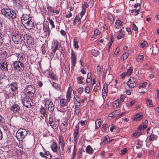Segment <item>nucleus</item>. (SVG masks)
Segmentation results:
<instances>
[{"mask_svg":"<svg viewBox=\"0 0 159 159\" xmlns=\"http://www.w3.org/2000/svg\"><path fill=\"white\" fill-rule=\"evenodd\" d=\"M13 65L14 69L17 72L21 73L25 69L24 63L20 61H14Z\"/></svg>","mask_w":159,"mask_h":159,"instance_id":"f257e3e1","label":"nucleus"},{"mask_svg":"<svg viewBox=\"0 0 159 159\" xmlns=\"http://www.w3.org/2000/svg\"><path fill=\"white\" fill-rule=\"evenodd\" d=\"M12 39L16 44H20L23 41V36L18 32L15 33L12 35Z\"/></svg>","mask_w":159,"mask_h":159,"instance_id":"f03ea898","label":"nucleus"},{"mask_svg":"<svg viewBox=\"0 0 159 159\" xmlns=\"http://www.w3.org/2000/svg\"><path fill=\"white\" fill-rule=\"evenodd\" d=\"M23 37L24 39V42L28 47H29L34 44V40L32 37L27 35V34H25Z\"/></svg>","mask_w":159,"mask_h":159,"instance_id":"7ed1b4c3","label":"nucleus"},{"mask_svg":"<svg viewBox=\"0 0 159 159\" xmlns=\"http://www.w3.org/2000/svg\"><path fill=\"white\" fill-rule=\"evenodd\" d=\"M22 103L23 105L27 108H30L32 106V99L26 97L22 99Z\"/></svg>","mask_w":159,"mask_h":159,"instance_id":"20e7f679","label":"nucleus"},{"mask_svg":"<svg viewBox=\"0 0 159 159\" xmlns=\"http://www.w3.org/2000/svg\"><path fill=\"white\" fill-rule=\"evenodd\" d=\"M24 27L27 30H31L32 29L34 26L33 22L31 21V19L27 21L25 20L22 23Z\"/></svg>","mask_w":159,"mask_h":159,"instance_id":"39448f33","label":"nucleus"},{"mask_svg":"<svg viewBox=\"0 0 159 159\" xmlns=\"http://www.w3.org/2000/svg\"><path fill=\"white\" fill-rule=\"evenodd\" d=\"M59 43L58 41L56 39L54 40L51 44V49L53 53H55L57 50L58 49Z\"/></svg>","mask_w":159,"mask_h":159,"instance_id":"423d86ee","label":"nucleus"},{"mask_svg":"<svg viewBox=\"0 0 159 159\" xmlns=\"http://www.w3.org/2000/svg\"><path fill=\"white\" fill-rule=\"evenodd\" d=\"M68 120L66 119L60 125V128L61 130L63 132H65L67 129V126L68 125Z\"/></svg>","mask_w":159,"mask_h":159,"instance_id":"0eeeda50","label":"nucleus"},{"mask_svg":"<svg viewBox=\"0 0 159 159\" xmlns=\"http://www.w3.org/2000/svg\"><path fill=\"white\" fill-rule=\"evenodd\" d=\"M43 32L42 34V37L45 38L47 37L48 38L51 32L48 26H43Z\"/></svg>","mask_w":159,"mask_h":159,"instance_id":"6e6552de","label":"nucleus"},{"mask_svg":"<svg viewBox=\"0 0 159 159\" xmlns=\"http://www.w3.org/2000/svg\"><path fill=\"white\" fill-rule=\"evenodd\" d=\"M137 79L135 78L131 77L127 82L128 85L131 88H134L136 85Z\"/></svg>","mask_w":159,"mask_h":159,"instance_id":"1a4fd4ad","label":"nucleus"},{"mask_svg":"<svg viewBox=\"0 0 159 159\" xmlns=\"http://www.w3.org/2000/svg\"><path fill=\"white\" fill-rule=\"evenodd\" d=\"M45 105L46 108L48 109L50 112H52L54 110V107L52 102L49 100L47 101Z\"/></svg>","mask_w":159,"mask_h":159,"instance_id":"9d476101","label":"nucleus"},{"mask_svg":"<svg viewBox=\"0 0 159 159\" xmlns=\"http://www.w3.org/2000/svg\"><path fill=\"white\" fill-rule=\"evenodd\" d=\"M7 14L5 16L9 19L13 20L16 17L15 11L11 9L9 11H8Z\"/></svg>","mask_w":159,"mask_h":159,"instance_id":"9b49d317","label":"nucleus"},{"mask_svg":"<svg viewBox=\"0 0 159 159\" xmlns=\"http://www.w3.org/2000/svg\"><path fill=\"white\" fill-rule=\"evenodd\" d=\"M10 110L14 113H18L20 111V107L17 104H14L10 107Z\"/></svg>","mask_w":159,"mask_h":159,"instance_id":"f8f14e48","label":"nucleus"},{"mask_svg":"<svg viewBox=\"0 0 159 159\" xmlns=\"http://www.w3.org/2000/svg\"><path fill=\"white\" fill-rule=\"evenodd\" d=\"M12 57H14L15 56H16L17 58L18 61H20L23 60L25 57V55L22 53H16V54H12L11 55Z\"/></svg>","mask_w":159,"mask_h":159,"instance_id":"ddd939ff","label":"nucleus"},{"mask_svg":"<svg viewBox=\"0 0 159 159\" xmlns=\"http://www.w3.org/2000/svg\"><path fill=\"white\" fill-rule=\"evenodd\" d=\"M76 53L74 52L73 50H72L71 53V62L72 65L74 66L76 64Z\"/></svg>","mask_w":159,"mask_h":159,"instance_id":"4468645a","label":"nucleus"},{"mask_svg":"<svg viewBox=\"0 0 159 159\" xmlns=\"http://www.w3.org/2000/svg\"><path fill=\"white\" fill-rule=\"evenodd\" d=\"M107 87L108 85L107 84H105L104 85V87H103L102 92V97L104 99L106 98L107 96L108 91Z\"/></svg>","mask_w":159,"mask_h":159,"instance_id":"2eb2a0df","label":"nucleus"},{"mask_svg":"<svg viewBox=\"0 0 159 159\" xmlns=\"http://www.w3.org/2000/svg\"><path fill=\"white\" fill-rule=\"evenodd\" d=\"M0 67L2 70H8L7 65V62L5 61H0Z\"/></svg>","mask_w":159,"mask_h":159,"instance_id":"dca6fc26","label":"nucleus"},{"mask_svg":"<svg viewBox=\"0 0 159 159\" xmlns=\"http://www.w3.org/2000/svg\"><path fill=\"white\" fill-rule=\"evenodd\" d=\"M29 133V131H28L26 130V129H22V131L19 133L20 134V135L21 139H23Z\"/></svg>","mask_w":159,"mask_h":159,"instance_id":"f3484780","label":"nucleus"},{"mask_svg":"<svg viewBox=\"0 0 159 159\" xmlns=\"http://www.w3.org/2000/svg\"><path fill=\"white\" fill-rule=\"evenodd\" d=\"M10 89L11 90L12 92H15L18 89V87L17 84L15 83H13L11 84L9 86Z\"/></svg>","mask_w":159,"mask_h":159,"instance_id":"a211bd4d","label":"nucleus"},{"mask_svg":"<svg viewBox=\"0 0 159 159\" xmlns=\"http://www.w3.org/2000/svg\"><path fill=\"white\" fill-rule=\"evenodd\" d=\"M52 151L54 152H56L57 151L58 147L56 142H53L50 146Z\"/></svg>","mask_w":159,"mask_h":159,"instance_id":"6ab92c4d","label":"nucleus"},{"mask_svg":"<svg viewBox=\"0 0 159 159\" xmlns=\"http://www.w3.org/2000/svg\"><path fill=\"white\" fill-rule=\"evenodd\" d=\"M81 22V20L79 16L77 15L75 18L74 21L73 22V24L74 26L76 24H80Z\"/></svg>","mask_w":159,"mask_h":159,"instance_id":"aec40b11","label":"nucleus"},{"mask_svg":"<svg viewBox=\"0 0 159 159\" xmlns=\"http://www.w3.org/2000/svg\"><path fill=\"white\" fill-rule=\"evenodd\" d=\"M123 22L121 21L120 20H116L115 23V26L117 29L121 28L123 25Z\"/></svg>","mask_w":159,"mask_h":159,"instance_id":"412c9836","label":"nucleus"},{"mask_svg":"<svg viewBox=\"0 0 159 159\" xmlns=\"http://www.w3.org/2000/svg\"><path fill=\"white\" fill-rule=\"evenodd\" d=\"M148 123V121L145 120L143 124L140 125L138 127V129L139 131H141L142 130H143L147 128V126L146 124Z\"/></svg>","mask_w":159,"mask_h":159,"instance_id":"4be33fe9","label":"nucleus"},{"mask_svg":"<svg viewBox=\"0 0 159 159\" xmlns=\"http://www.w3.org/2000/svg\"><path fill=\"white\" fill-rule=\"evenodd\" d=\"M25 91L27 93L35 92L36 90L31 85H29L25 89Z\"/></svg>","mask_w":159,"mask_h":159,"instance_id":"5701e85b","label":"nucleus"},{"mask_svg":"<svg viewBox=\"0 0 159 159\" xmlns=\"http://www.w3.org/2000/svg\"><path fill=\"white\" fill-rule=\"evenodd\" d=\"M59 142L60 144V145L61 146V147H64L65 145V143L64 141V138L62 136H59Z\"/></svg>","mask_w":159,"mask_h":159,"instance_id":"b1692460","label":"nucleus"},{"mask_svg":"<svg viewBox=\"0 0 159 159\" xmlns=\"http://www.w3.org/2000/svg\"><path fill=\"white\" fill-rule=\"evenodd\" d=\"M30 19V18L28 15L25 14L23 15L21 17V23L22 24L24 22V21H25V20L27 21L28 20Z\"/></svg>","mask_w":159,"mask_h":159,"instance_id":"393cba45","label":"nucleus"},{"mask_svg":"<svg viewBox=\"0 0 159 159\" xmlns=\"http://www.w3.org/2000/svg\"><path fill=\"white\" fill-rule=\"evenodd\" d=\"M68 102V101L67 99H61L60 101V104L61 106L64 107L67 105Z\"/></svg>","mask_w":159,"mask_h":159,"instance_id":"a878e982","label":"nucleus"},{"mask_svg":"<svg viewBox=\"0 0 159 159\" xmlns=\"http://www.w3.org/2000/svg\"><path fill=\"white\" fill-rule=\"evenodd\" d=\"M80 106L75 105V111L76 115H78L80 111Z\"/></svg>","mask_w":159,"mask_h":159,"instance_id":"bb28decb","label":"nucleus"},{"mask_svg":"<svg viewBox=\"0 0 159 159\" xmlns=\"http://www.w3.org/2000/svg\"><path fill=\"white\" fill-rule=\"evenodd\" d=\"M40 112L46 118H47V115L46 113V110L45 108L42 107L40 109Z\"/></svg>","mask_w":159,"mask_h":159,"instance_id":"cd10ccee","label":"nucleus"},{"mask_svg":"<svg viewBox=\"0 0 159 159\" xmlns=\"http://www.w3.org/2000/svg\"><path fill=\"white\" fill-rule=\"evenodd\" d=\"M96 127V129L99 128L101 125V119H98L95 121Z\"/></svg>","mask_w":159,"mask_h":159,"instance_id":"c85d7f7f","label":"nucleus"},{"mask_svg":"<svg viewBox=\"0 0 159 159\" xmlns=\"http://www.w3.org/2000/svg\"><path fill=\"white\" fill-rule=\"evenodd\" d=\"M143 117V116L140 115L139 113H138L134 116V120H139Z\"/></svg>","mask_w":159,"mask_h":159,"instance_id":"c756f323","label":"nucleus"},{"mask_svg":"<svg viewBox=\"0 0 159 159\" xmlns=\"http://www.w3.org/2000/svg\"><path fill=\"white\" fill-rule=\"evenodd\" d=\"M10 10V9L9 8H3L1 10L2 13V15L5 16L6 15H7V14L8 11H9Z\"/></svg>","mask_w":159,"mask_h":159,"instance_id":"7c9ffc66","label":"nucleus"},{"mask_svg":"<svg viewBox=\"0 0 159 159\" xmlns=\"http://www.w3.org/2000/svg\"><path fill=\"white\" fill-rule=\"evenodd\" d=\"M92 54L94 56H97L99 54V52L97 49H93L91 51Z\"/></svg>","mask_w":159,"mask_h":159,"instance_id":"2f4dec72","label":"nucleus"},{"mask_svg":"<svg viewBox=\"0 0 159 159\" xmlns=\"http://www.w3.org/2000/svg\"><path fill=\"white\" fill-rule=\"evenodd\" d=\"M157 139V136L153 134H151L149 136V140L150 141L156 140Z\"/></svg>","mask_w":159,"mask_h":159,"instance_id":"473e14b6","label":"nucleus"},{"mask_svg":"<svg viewBox=\"0 0 159 159\" xmlns=\"http://www.w3.org/2000/svg\"><path fill=\"white\" fill-rule=\"evenodd\" d=\"M86 151L89 154H91L93 152V150L90 146L89 145L87 147Z\"/></svg>","mask_w":159,"mask_h":159,"instance_id":"72a5a7b5","label":"nucleus"},{"mask_svg":"<svg viewBox=\"0 0 159 159\" xmlns=\"http://www.w3.org/2000/svg\"><path fill=\"white\" fill-rule=\"evenodd\" d=\"M124 52L125 53L122 55V59L124 60H125L127 58L129 54V52L127 51Z\"/></svg>","mask_w":159,"mask_h":159,"instance_id":"f704fd0d","label":"nucleus"},{"mask_svg":"<svg viewBox=\"0 0 159 159\" xmlns=\"http://www.w3.org/2000/svg\"><path fill=\"white\" fill-rule=\"evenodd\" d=\"M97 70L98 73L100 74L103 71V66L102 67L98 66L97 67Z\"/></svg>","mask_w":159,"mask_h":159,"instance_id":"c9c22d12","label":"nucleus"},{"mask_svg":"<svg viewBox=\"0 0 159 159\" xmlns=\"http://www.w3.org/2000/svg\"><path fill=\"white\" fill-rule=\"evenodd\" d=\"M52 84L53 86L57 90H61V87L58 84L54 82H53Z\"/></svg>","mask_w":159,"mask_h":159,"instance_id":"e433bc0d","label":"nucleus"},{"mask_svg":"<svg viewBox=\"0 0 159 159\" xmlns=\"http://www.w3.org/2000/svg\"><path fill=\"white\" fill-rule=\"evenodd\" d=\"M70 88L69 89L66 93V98L67 100L69 102L70 100V98L71 95V92L69 91Z\"/></svg>","mask_w":159,"mask_h":159,"instance_id":"4c0bfd02","label":"nucleus"},{"mask_svg":"<svg viewBox=\"0 0 159 159\" xmlns=\"http://www.w3.org/2000/svg\"><path fill=\"white\" fill-rule=\"evenodd\" d=\"M45 158H46L47 159H51L52 158V156L48 151L45 152Z\"/></svg>","mask_w":159,"mask_h":159,"instance_id":"58836bf2","label":"nucleus"},{"mask_svg":"<svg viewBox=\"0 0 159 159\" xmlns=\"http://www.w3.org/2000/svg\"><path fill=\"white\" fill-rule=\"evenodd\" d=\"M133 72V68L130 67L127 70V71L126 72V74L127 76H129Z\"/></svg>","mask_w":159,"mask_h":159,"instance_id":"ea45409f","label":"nucleus"},{"mask_svg":"<svg viewBox=\"0 0 159 159\" xmlns=\"http://www.w3.org/2000/svg\"><path fill=\"white\" fill-rule=\"evenodd\" d=\"M144 58V56L143 55H139L136 58L137 61H142Z\"/></svg>","mask_w":159,"mask_h":159,"instance_id":"a19ab883","label":"nucleus"},{"mask_svg":"<svg viewBox=\"0 0 159 159\" xmlns=\"http://www.w3.org/2000/svg\"><path fill=\"white\" fill-rule=\"evenodd\" d=\"M141 134V131H139V129L136 130L135 133L134 134V136L137 138Z\"/></svg>","mask_w":159,"mask_h":159,"instance_id":"79ce46f5","label":"nucleus"},{"mask_svg":"<svg viewBox=\"0 0 159 159\" xmlns=\"http://www.w3.org/2000/svg\"><path fill=\"white\" fill-rule=\"evenodd\" d=\"M59 151L60 154V156L61 157V155H63L65 151L64 150V147H61V148H59Z\"/></svg>","mask_w":159,"mask_h":159,"instance_id":"37998d69","label":"nucleus"},{"mask_svg":"<svg viewBox=\"0 0 159 159\" xmlns=\"http://www.w3.org/2000/svg\"><path fill=\"white\" fill-rule=\"evenodd\" d=\"M139 9L136 10L134 9L131 11V12L133 15L136 16L139 13Z\"/></svg>","mask_w":159,"mask_h":159,"instance_id":"c03bdc74","label":"nucleus"},{"mask_svg":"<svg viewBox=\"0 0 159 159\" xmlns=\"http://www.w3.org/2000/svg\"><path fill=\"white\" fill-rule=\"evenodd\" d=\"M3 42V35L0 30V46L1 45Z\"/></svg>","mask_w":159,"mask_h":159,"instance_id":"a18cd8bd","label":"nucleus"},{"mask_svg":"<svg viewBox=\"0 0 159 159\" xmlns=\"http://www.w3.org/2000/svg\"><path fill=\"white\" fill-rule=\"evenodd\" d=\"M76 144H75L74 145V150L73 152L72 155L74 157H75L76 155V152L77 151V147Z\"/></svg>","mask_w":159,"mask_h":159,"instance_id":"49530a36","label":"nucleus"},{"mask_svg":"<svg viewBox=\"0 0 159 159\" xmlns=\"http://www.w3.org/2000/svg\"><path fill=\"white\" fill-rule=\"evenodd\" d=\"M35 93V92H32L27 93V96H28L29 97L28 98L31 99V98L34 96Z\"/></svg>","mask_w":159,"mask_h":159,"instance_id":"de8ad7c7","label":"nucleus"},{"mask_svg":"<svg viewBox=\"0 0 159 159\" xmlns=\"http://www.w3.org/2000/svg\"><path fill=\"white\" fill-rule=\"evenodd\" d=\"M83 79L84 78L81 76L78 77L77 78L78 83L79 84H82Z\"/></svg>","mask_w":159,"mask_h":159,"instance_id":"09e8293b","label":"nucleus"},{"mask_svg":"<svg viewBox=\"0 0 159 159\" xmlns=\"http://www.w3.org/2000/svg\"><path fill=\"white\" fill-rule=\"evenodd\" d=\"M47 19L49 20V23L50 24V25H51L52 28H54L55 27V26L54 25V23L52 19H50L48 17Z\"/></svg>","mask_w":159,"mask_h":159,"instance_id":"8fccbe9b","label":"nucleus"},{"mask_svg":"<svg viewBox=\"0 0 159 159\" xmlns=\"http://www.w3.org/2000/svg\"><path fill=\"white\" fill-rule=\"evenodd\" d=\"M84 91L86 93H89L90 91V87L88 85L84 89Z\"/></svg>","mask_w":159,"mask_h":159,"instance_id":"3c124183","label":"nucleus"},{"mask_svg":"<svg viewBox=\"0 0 159 159\" xmlns=\"http://www.w3.org/2000/svg\"><path fill=\"white\" fill-rule=\"evenodd\" d=\"M103 127L102 128V130L103 131H106L108 128V126L107 124H104L102 125Z\"/></svg>","mask_w":159,"mask_h":159,"instance_id":"603ef678","label":"nucleus"},{"mask_svg":"<svg viewBox=\"0 0 159 159\" xmlns=\"http://www.w3.org/2000/svg\"><path fill=\"white\" fill-rule=\"evenodd\" d=\"M74 138H75L74 141L75 142V144H77V140L78 139L79 136H78V134H74Z\"/></svg>","mask_w":159,"mask_h":159,"instance_id":"864d4df0","label":"nucleus"},{"mask_svg":"<svg viewBox=\"0 0 159 159\" xmlns=\"http://www.w3.org/2000/svg\"><path fill=\"white\" fill-rule=\"evenodd\" d=\"M133 30L135 31V33H136L138 32V28L136 25L134 23H133Z\"/></svg>","mask_w":159,"mask_h":159,"instance_id":"5fc2aeb1","label":"nucleus"},{"mask_svg":"<svg viewBox=\"0 0 159 159\" xmlns=\"http://www.w3.org/2000/svg\"><path fill=\"white\" fill-rule=\"evenodd\" d=\"M124 36V34L122 32H120L118 35L117 38L118 39H119L122 38Z\"/></svg>","mask_w":159,"mask_h":159,"instance_id":"6e6d98bb","label":"nucleus"},{"mask_svg":"<svg viewBox=\"0 0 159 159\" xmlns=\"http://www.w3.org/2000/svg\"><path fill=\"white\" fill-rule=\"evenodd\" d=\"M83 151L82 149L80 148L78 152V156L79 158H81L82 156V153Z\"/></svg>","mask_w":159,"mask_h":159,"instance_id":"4d7b16f0","label":"nucleus"},{"mask_svg":"<svg viewBox=\"0 0 159 159\" xmlns=\"http://www.w3.org/2000/svg\"><path fill=\"white\" fill-rule=\"evenodd\" d=\"M146 101L148 102V105L150 106H154V105L152 104V100L149 98H148L146 99Z\"/></svg>","mask_w":159,"mask_h":159,"instance_id":"13d9d810","label":"nucleus"},{"mask_svg":"<svg viewBox=\"0 0 159 159\" xmlns=\"http://www.w3.org/2000/svg\"><path fill=\"white\" fill-rule=\"evenodd\" d=\"M84 90V88L83 87H80L78 89V93L79 94H81L83 92Z\"/></svg>","mask_w":159,"mask_h":159,"instance_id":"bf43d9fd","label":"nucleus"},{"mask_svg":"<svg viewBox=\"0 0 159 159\" xmlns=\"http://www.w3.org/2000/svg\"><path fill=\"white\" fill-rule=\"evenodd\" d=\"M47 48L43 45H42L41 47V49L43 54H45L46 52V49Z\"/></svg>","mask_w":159,"mask_h":159,"instance_id":"052dcab7","label":"nucleus"},{"mask_svg":"<svg viewBox=\"0 0 159 159\" xmlns=\"http://www.w3.org/2000/svg\"><path fill=\"white\" fill-rule=\"evenodd\" d=\"M74 47L75 48H78L79 47L78 45V42L77 40L75 39L74 40Z\"/></svg>","mask_w":159,"mask_h":159,"instance_id":"680f3d73","label":"nucleus"},{"mask_svg":"<svg viewBox=\"0 0 159 159\" xmlns=\"http://www.w3.org/2000/svg\"><path fill=\"white\" fill-rule=\"evenodd\" d=\"M127 149L126 148H124L121 151V155H124L127 152Z\"/></svg>","mask_w":159,"mask_h":159,"instance_id":"e2e57ef3","label":"nucleus"},{"mask_svg":"<svg viewBox=\"0 0 159 159\" xmlns=\"http://www.w3.org/2000/svg\"><path fill=\"white\" fill-rule=\"evenodd\" d=\"M126 97L125 95H121L120 97L119 101L120 102H123L124 99Z\"/></svg>","mask_w":159,"mask_h":159,"instance_id":"0e129e2a","label":"nucleus"},{"mask_svg":"<svg viewBox=\"0 0 159 159\" xmlns=\"http://www.w3.org/2000/svg\"><path fill=\"white\" fill-rule=\"evenodd\" d=\"M108 139L107 137H105L104 138V139L103 140L102 143L103 144H105L108 142Z\"/></svg>","mask_w":159,"mask_h":159,"instance_id":"69168bd1","label":"nucleus"},{"mask_svg":"<svg viewBox=\"0 0 159 159\" xmlns=\"http://www.w3.org/2000/svg\"><path fill=\"white\" fill-rule=\"evenodd\" d=\"M85 9H83L82 11H81L80 13V16H81V18H82L83 16L84 15L85 11H86Z\"/></svg>","mask_w":159,"mask_h":159,"instance_id":"338daca9","label":"nucleus"},{"mask_svg":"<svg viewBox=\"0 0 159 159\" xmlns=\"http://www.w3.org/2000/svg\"><path fill=\"white\" fill-rule=\"evenodd\" d=\"M147 84L148 83L147 82H143V83H141V84L140 85V86L141 88H145L147 85Z\"/></svg>","mask_w":159,"mask_h":159,"instance_id":"774afa93","label":"nucleus"}]
</instances>
